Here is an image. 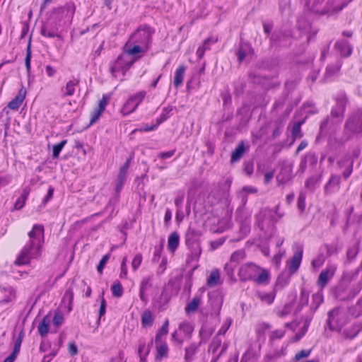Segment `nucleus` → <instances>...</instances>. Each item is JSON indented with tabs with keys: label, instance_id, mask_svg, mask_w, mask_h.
Masks as SVG:
<instances>
[{
	"label": "nucleus",
	"instance_id": "obj_30",
	"mask_svg": "<svg viewBox=\"0 0 362 362\" xmlns=\"http://www.w3.org/2000/svg\"><path fill=\"white\" fill-rule=\"evenodd\" d=\"M73 298H74L73 291L69 288L67 291H66V292L64 295L63 299H62V301L64 304L67 303V308H68L69 311H71L72 309L71 305H72Z\"/></svg>",
	"mask_w": 362,
	"mask_h": 362
},
{
	"label": "nucleus",
	"instance_id": "obj_6",
	"mask_svg": "<svg viewBox=\"0 0 362 362\" xmlns=\"http://www.w3.org/2000/svg\"><path fill=\"white\" fill-rule=\"evenodd\" d=\"M259 271V267L252 263H247L240 268L238 274L242 281H254Z\"/></svg>",
	"mask_w": 362,
	"mask_h": 362
},
{
	"label": "nucleus",
	"instance_id": "obj_62",
	"mask_svg": "<svg viewBox=\"0 0 362 362\" xmlns=\"http://www.w3.org/2000/svg\"><path fill=\"white\" fill-rule=\"evenodd\" d=\"M254 166L252 162H248L245 164L244 170L245 173L248 175H251L253 173Z\"/></svg>",
	"mask_w": 362,
	"mask_h": 362
},
{
	"label": "nucleus",
	"instance_id": "obj_57",
	"mask_svg": "<svg viewBox=\"0 0 362 362\" xmlns=\"http://www.w3.org/2000/svg\"><path fill=\"white\" fill-rule=\"evenodd\" d=\"M284 330H274L271 333L270 338L272 340L281 339L284 335Z\"/></svg>",
	"mask_w": 362,
	"mask_h": 362
},
{
	"label": "nucleus",
	"instance_id": "obj_60",
	"mask_svg": "<svg viewBox=\"0 0 362 362\" xmlns=\"http://www.w3.org/2000/svg\"><path fill=\"white\" fill-rule=\"evenodd\" d=\"M53 194H54V188L52 187H49L48 189L47 194L42 202V204L44 205H45L52 198Z\"/></svg>",
	"mask_w": 362,
	"mask_h": 362
},
{
	"label": "nucleus",
	"instance_id": "obj_27",
	"mask_svg": "<svg viewBox=\"0 0 362 362\" xmlns=\"http://www.w3.org/2000/svg\"><path fill=\"white\" fill-rule=\"evenodd\" d=\"M29 194V190L27 189H24L23 194L21 197L16 200L14 204V209L16 210H19L23 207L25 204L26 199Z\"/></svg>",
	"mask_w": 362,
	"mask_h": 362
},
{
	"label": "nucleus",
	"instance_id": "obj_37",
	"mask_svg": "<svg viewBox=\"0 0 362 362\" xmlns=\"http://www.w3.org/2000/svg\"><path fill=\"white\" fill-rule=\"evenodd\" d=\"M168 347L166 343H160L157 347V358L165 357L168 355Z\"/></svg>",
	"mask_w": 362,
	"mask_h": 362
},
{
	"label": "nucleus",
	"instance_id": "obj_43",
	"mask_svg": "<svg viewBox=\"0 0 362 362\" xmlns=\"http://www.w3.org/2000/svg\"><path fill=\"white\" fill-rule=\"evenodd\" d=\"M127 257H124L122 259V261L121 262V266H120V273H119L120 279H127L128 272H127Z\"/></svg>",
	"mask_w": 362,
	"mask_h": 362
},
{
	"label": "nucleus",
	"instance_id": "obj_35",
	"mask_svg": "<svg viewBox=\"0 0 362 362\" xmlns=\"http://www.w3.org/2000/svg\"><path fill=\"white\" fill-rule=\"evenodd\" d=\"M257 296L261 300L267 303V304L272 303V302L274 300V296L272 293H269L258 292L257 293Z\"/></svg>",
	"mask_w": 362,
	"mask_h": 362
},
{
	"label": "nucleus",
	"instance_id": "obj_29",
	"mask_svg": "<svg viewBox=\"0 0 362 362\" xmlns=\"http://www.w3.org/2000/svg\"><path fill=\"white\" fill-rule=\"evenodd\" d=\"M214 332V329L207 327H202L199 331L200 342H206Z\"/></svg>",
	"mask_w": 362,
	"mask_h": 362
},
{
	"label": "nucleus",
	"instance_id": "obj_64",
	"mask_svg": "<svg viewBox=\"0 0 362 362\" xmlns=\"http://www.w3.org/2000/svg\"><path fill=\"white\" fill-rule=\"evenodd\" d=\"M146 350H149V347L146 346L144 342H141L138 349L139 356H144V354L145 351H146Z\"/></svg>",
	"mask_w": 362,
	"mask_h": 362
},
{
	"label": "nucleus",
	"instance_id": "obj_48",
	"mask_svg": "<svg viewBox=\"0 0 362 362\" xmlns=\"http://www.w3.org/2000/svg\"><path fill=\"white\" fill-rule=\"evenodd\" d=\"M146 95L145 91H140L135 95H132L130 98L133 99L134 105H136V107L139 105V104L142 102L144 97Z\"/></svg>",
	"mask_w": 362,
	"mask_h": 362
},
{
	"label": "nucleus",
	"instance_id": "obj_17",
	"mask_svg": "<svg viewBox=\"0 0 362 362\" xmlns=\"http://www.w3.org/2000/svg\"><path fill=\"white\" fill-rule=\"evenodd\" d=\"M200 344L201 342L192 343V344L185 348V359L187 361L189 362L194 359L195 354L197 353L199 350Z\"/></svg>",
	"mask_w": 362,
	"mask_h": 362
},
{
	"label": "nucleus",
	"instance_id": "obj_10",
	"mask_svg": "<svg viewBox=\"0 0 362 362\" xmlns=\"http://www.w3.org/2000/svg\"><path fill=\"white\" fill-rule=\"evenodd\" d=\"M303 257V248L298 247L294 252L293 256L290 260L287 261L288 268L291 274L295 273L299 268Z\"/></svg>",
	"mask_w": 362,
	"mask_h": 362
},
{
	"label": "nucleus",
	"instance_id": "obj_51",
	"mask_svg": "<svg viewBox=\"0 0 362 362\" xmlns=\"http://www.w3.org/2000/svg\"><path fill=\"white\" fill-rule=\"evenodd\" d=\"M109 258H110V255H105L100 259V262H99V264H98V265L97 267L98 272L100 274H102L103 270L106 263L107 262Z\"/></svg>",
	"mask_w": 362,
	"mask_h": 362
},
{
	"label": "nucleus",
	"instance_id": "obj_9",
	"mask_svg": "<svg viewBox=\"0 0 362 362\" xmlns=\"http://www.w3.org/2000/svg\"><path fill=\"white\" fill-rule=\"evenodd\" d=\"M336 269V266L329 265L320 272L317 279V284L321 288H323L328 281L332 278Z\"/></svg>",
	"mask_w": 362,
	"mask_h": 362
},
{
	"label": "nucleus",
	"instance_id": "obj_39",
	"mask_svg": "<svg viewBox=\"0 0 362 362\" xmlns=\"http://www.w3.org/2000/svg\"><path fill=\"white\" fill-rule=\"evenodd\" d=\"M341 66V65L339 62L328 66L326 69V76H332L334 75L340 70Z\"/></svg>",
	"mask_w": 362,
	"mask_h": 362
},
{
	"label": "nucleus",
	"instance_id": "obj_52",
	"mask_svg": "<svg viewBox=\"0 0 362 362\" xmlns=\"http://www.w3.org/2000/svg\"><path fill=\"white\" fill-rule=\"evenodd\" d=\"M103 112V110H101L98 108L95 109L93 111V112L91 113V118H90V124H93L95 122H96V121L100 118Z\"/></svg>",
	"mask_w": 362,
	"mask_h": 362
},
{
	"label": "nucleus",
	"instance_id": "obj_26",
	"mask_svg": "<svg viewBox=\"0 0 362 362\" xmlns=\"http://www.w3.org/2000/svg\"><path fill=\"white\" fill-rule=\"evenodd\" d=\"M169 321L165 320L160 329L158 331L156 335V343L158 344L161 341V337L166 335L168 333Z\"/></svg>",
	"mask_w": 362,
	"mask_h": 362
},
{
	"label": "nucleus",
	"instance_id": "obj_49",
	"mask_svg": "<svg viewBox=\"0 0 362 362\" xmlns=\"http://www.w3.org/2000/svg\"><path fill=\"white\" fill-rule=\"evenodd\" d=\"M146 95L145 91H140L135 95H132L130 98L133 99L134 105H136V107L139 105V104L142 102L144 97Z\"/></svg>",
	"mask_w": 362,
	"mask_h": 362
},
{
	"label": "nucleus",
	"instance_id": "obj_40",
	"mask_svg": "<svg viewBox=\"0 0 362 362\" xmlns=\"http://www.w3.org/2000/svg\"><path fill=\"white\" fill-rule=\"evenodd\" d=\"M143 257L140 253L136 254L132 261L131 265L133 272H136L142 262Z\"/></svg>",
	"mask_w": 362,
	"mask_h": 362
},
{
	"label": "nucleus",
	"instance_id": "obj_36",
	"mask_svg": "<svg viewBox=\"0 0 362 362\" xmlns=\"http://www.w3.org/2000/svg\"><path fill=\"white\" fill-rule=\"evenodd\" d=\"M127 176V174L119 173L116 184L117 193H119L121 191L124 182H126Z\"/></svg>",
	"mask_w": 362,
	"mask_h": 362
},
{
	"label": "nucleus",
	"instance_id": "obj_20",
	"mask_svg": "<svg viewBox=\"0 0 362 362\" xmlns=\"http://www.w3.org/2000/svg\"><path fill=\"white\" fill-rule=\"evenodd\" d=\"M254 281L258 284H267L269 281V272L265 269L260 267V271L255 276Z\"/></svg>",
	"mask_w": 362,
	"mask_h": 362
},
{
	"label": "nucleus",
	"instance_id": "obj_15",
	"mask_svg": "<svg viewBox=\"0 0 362 362\" xmlns=\"http://www.w3.org/2000/svg\"><path fill=\"white\" fill-rule=\"evenodd\" d=\"M79 80L78 79H73L69 81L66 86L64 87H62L61 92L62 97H67V96H71L74 94L76 87L78 85Z\"/></svg>",
	"mask_w": 362,
	"mask_h": 362
},
{
	"label": "nucleus",
	"instance_id": "obj_47",
	"mask_svg": "<svg viewBox=\"0 0 362 362\" xmlns=\"http://www.w3.org/2000/svg\"><path fill=\"white\" fill-rule=\"evenodd\" d=\"M245 252L242 250H237L234 252L231 257L230 260L231 262H238L240 260H242L245 258Z\"/></svg>",
	"mask_w": 362,
	"mask_h": 362
},
{
	"label": "nucleus",
	"instance_id": "obj_53",
	"mask_svg": "<svg viewBox=\"0 0 362 362\" xmlns=\"http://www.w3.org/2000/svg\"><path fill=\"white\" fill-rule=\"evenodd\" d=\"M310 350H301L295 355L294 360L298 361L302 358H307L310 356Z\"/></svg>",
	"mask_w": 362,
	"mask_h": 362
},
{
	"label": "nucleus",
	"instance_id": "obj_4",
	"mask_svg": "<svg viewBox=\"0 0 362 362\" xmlns=\"http://www.w3.org/2000/svg\"><path fill=\"white\" fill-rule=\"evenodd\" d=\"M153 30L148 26L139 28L129 37L132 43H136L149 49Z\"/></svg>",
	"mask_w": 362,
	"mask_h": 362
},
{
	"label": "nucleus",
	"instance_id": "obj_34",
	"mask_svg": "<svg viewBox=\"0 0 362 362\" xmlns=\"http://www.w3.org/2000/svg\"><path fill=\"white\" fill-rule=\"evenodd\" d=\"M250 51V47L247 44H242L238 51V57L240 62H243L246 54Z\"/></svg>",
	"mask_w": 362,
	"mask_h": 362
},
{
	"label": "nucleus",
	"instance_id": "obj_14",
	"mask_svg": "<svg viewBox=\"0 0 362 362\" xmlns=\"http://www.w3.org/2000/svg\"><path fill=\"white\" fill-rule=\"evenodd\" d=\"M217 41L218 38L215 37H209L206 38L197 50L196 54L197 57L201 59L204 57L205 52L210 49L211 45L215 44Z\"/></svg>",
	"mask_w": 362,
	"mask_h": 362
},
{
	"label": "nucleus",
	"instance_id": "obj_58",
	"mask_svg": "<svg viewBox=\"0 0 362 362\" xmlns=\"http://www.w3.org/2000/svg\"><path fill=\"white\" fill-rule=\"evenodd\" d=\"M41 34L47 37H54L58 36L55 33L48 30L45 27H42L41 30Z\"/></svg>",
	"mask_w": 362,
	"mask_h": 362
},
{
	"label": "nucleus",
	"instance_id": "obj_54",
	"mask_svg": "<svg viewBox=\"0 0 362 362\" xmlns=\"http://www.w3.org/2000/svg\"><path fill=\"white\" fill-rule=\"evenodd\" d=\"M298 208L303 212L305 208V196L304 194H300L298 198Z\"/></svg>",
	"mask_w": 362,
	"mask_h": 362
},
{
	"label": "nucleus",
	"instance_id": "obj_28",
	"mask_svg": "<svg viewBox=\"0 0 362 362\" xmlns=\"http://www.w3.org/2000/svg\"><path fill=\"white\" fill-rule=\"evenodd\" d=\"M136 109V105H134L133 99L131 98L125 103L122 108V113L123 115H129L133 112Z\"/></svg>",
	"mask_w": 362,
	"mask_h": 362
},
{
	"label": "nucleus",
	"instance_id": "obj_56",
	"mask_svg": "<svg viewBox=\"0 0 362 362\" xmlns=\"http://www.w3.org/2000/svg\"><path fill=\"white\" fill-rule=\"evenodd\" d=\"M109 98L106 95H103L102 99L100 100L98 107L97 108L104 111L106 105L108 103Z\"/></svg>",
	"mask_w": 362,
	"mask_h": 362
},
{
	"label": "nucleus",
	"instance_id": "obj_3",
	"mask_svg": "<svg viewBox=\"0 0 362 362\" xmlns=\"http://www.w3.org/2000/svg\"><path fill=\"white\" fill-rule=\"evenodd\" d=\"M347 102L348 100L346 95H341L337 98L336 105L332 110L330 117H327L320 124V133L317 137V141L321 137H323L326 135L329 124L331 123L332 124H334L335 123V122L333 121L332 119L330 121V118L336 119L337 122L338 123L342 121L344 116V112L346 110Z\"/></svg>",
	"mask_w": 362,
	"mask_h": 362
},
{
	"label": "nucleus",
	"instance_id": "obj_25",
	"mask_svg": "<svg viewBox=\"0 0 362 362\" xmlns=\"http://www.w3.org/2000/svg\"><path fill=\"white\" fill-rule=\"evenodd\" d=\"M49 323L50 318L48 316H45L38 326V332L41 336L44 337L47 334Z\"/></svg>",
	"mask_w": 362,
	"mask_h": 362
},
{
	"label": "nucleus",
	"instance_id": "obj_12",
	"mask_svg": "<svg viewBox=\"0 0 362 362\" xmlns=\"http://www.w3.org/2000/svg\"><path fill=\"white\" fill-rule=\"evenodd\" d=\"M336 49L340 53L341 57H349L353 50V47L345 40H339L334 45Z\"/></svg>",
	"mask_w": 362,
	"mask_h": 362
},
{
	"label": "nucleus",
	"instance_id": "obj_24",
	"mask_svg": "<svg viewBox=\"0 0 362 362\" xmlns=\"http://www.w3.org/2000/svg\"><path fill=\"white\" fill-rule=\"evenodd\" d=\"M220 279V272L218 269L213 270L208 279H207V285L209 287H214L218 285Z\"/></svg>",
	"mask_w": 362,
	"mask_h": 362
},
{
	"label": "nucleus",
	"instance_id": "obj_11",
	"mask_svg": "<svg viewBox=\"0 0 362 362\" xmlns=\"http://www.w3.org/2000/svg\"><path fill=\"white\" fill-rule=\"evenodd\" d=\"M351 0H349L348 1H344L343 0H327L326 2V6L327 8H329L328 14H334L335 13H338L341 11L349 1Z\"/></svg>",
	"mask_w": 362,
	"mask_h": 362
},
{
	"label": "nucleus",
	"instance_id": "obj_5",
	"mask_svg": "<svg viewBox=\"0 0 362 362\" xmlns=\"http://www.w3.org/2000/svg\"><path fill=\"white\" fill-rule=\"evenodd\" d=\"M362 132V110H358L353 113L346 120L344 125V134L346 139H349L352 134Z\"/></svg>",
	"mask_w": 362,
	"mask_h": 362
},
{
	"label": "nucleus",
	"instance_id": "obj_31",
	"mask_svg": "<svg viewBox=\"0 0 362 362\" xmlns=\"http://www.w3.org/2000/svg\"><path fill=\"white\" fill-rule=\"evenodd\" d=\"M31 57H32V52H31V40H30L27 46L26 49V55L25 58V65L26 67V70L28 74H29L30 72V62H31Z\"/></svg>",
	"mask_w": 362,
	"mask_h": 362
},
{
	"label": "nucleus",
	"instance_id": "obj_1",
	"mask_svg": "<svg viewBox=\"0 0 362 362\" xmlns=\"http://www.w3.org/2000/svg\"><path fill=\"white\" fill-rule=\"evenodd\" d=\"M29 241L25 245L14 264L17 266L29 264L32 259L40 257L44 243V228L35 224L28 233Z\"/></svg>",
	"mask_w": 362,
	"mask_h": 362
},
{
	"label": "nucleus",
	"instance_id": "obj_63",
	"mask_svg": "<svg viewBox=\"0 0 362 362\" xmlns=\"http://www.w3.org/2000/svg\"><path fill=\"white\" fill-rule=\"evenodd\" d=\"M64 321V317L62 315L57 314L55 315L53 318V323L55 326L59 327L62 324Z\"/></svg>",
	"mask_w": 362,
	"mask_h": 362
},
{
	"label": "nucleus",
	"instance_id": "obj_22",
	"mask_svg": "<svg viewBox=\"0 0 362 362\" xmlns=\"http://www.w3.org/2000/svg\"><path fill=\"white\" fill-rule=\"evenodd\" d=\"M179 330L184 334L186 339H189L191 337L194 327L191 323L188 322H183L180 324Z\"/></svg>",
	"mask_w": 362,
	"mask_h": 362
},
{
	"label": "nucleus",
	"instance_id": "obj_7",
	"mask_svg": "<svg viewBox=\"0 0 362 362\" xmlns=\"http://www.w3.org/2000/svg\"><path fill=\"white\" fill-rule=\"evenodd\" d=\"M153 276L149 275L144 277L139 284V298L142 302L147 303L148 298L147 291L153 286Z\"/></svg>",
	"mask_w": 362,
	"mask_h": 362
},
{
	"label": "nucleus",
	"instance_id": "obj_13",
	"mask_svg": "<svg viewBox=\"0 0 362 362\" xmlns=\"http://www.w3.org/2000/svg\"><path fill=\"white\" fill-rule=\"evenodd\" d=\"M26 93V89L24 86H22L21 88L18 90L17 95L8 103V107L11 110H18L25 98Z\"/></svg>",
	"mask_w": 362,
	"mask_h": 362
},
{
	"label": "nucleus",
	"instance_id": "obj_55",
	"mask_svg": "<svg viewBox=\"0 0 362 362\" xmlns=\"http://www.w3.org/2000/svg\"><path fill=\"white\" fill-rule=\"evenodd\" d=\"M285 255V251H279L277 254H276L273 258V263L279 267L281 264V261L282 257Z\"/></svg>",
	"mask_w": 362,
	"mask_h": 362
},
{
	"label": "nucleus",
	"instance_id": "obj_59",
	"mask_svg": "<svg viewBox=\"0 0 362 362\" xmlns=\"http://www.w3.org/2000/svg\"><path fill=\"white\" fill-rule=\"evenodd\" d=\"M175 153V150H171V151H166V152H161L158 154V158H161V159H166V158H170L172 157Z\"/></svg>",
	"mask_w": 362,
	"mask_h": 362
},
{
	"label": "nucleus",
	"instance_id": "obj_38",
	"mask_svg": "<svg viewBox=\"0 0 362 362\" xmlns=\"http://www.w3.org/2000/svg\"><path fill=\"white\" fill-rule=\"evenodd\" d=\"M293 305L291 303L286 304L281 310H278L277 315L281 317H285L291 313Z\"/></svg>",
	"mask_w": 362,
	"mask_h": 362
},
{
	"label": "nucleus",
	"instance_id": "obj_44",
	"mask_svg": "<svg viewBox=\"0 0 362 362\" xmlns=\"http://www.w3.org/2000/svg\"><path fill=\"white\" fill-rule=\"evenodd\" d=\"M23 337H24V332L23 331H21L17 339H16L15 341V344H14V347H13V351L12 353H13L14 354H16L18 355V354L19 353L20 351V348H21V343H22V341H23Z\"/></svg>",
	"mask_w": 362,
	"mask_h": 362
},
{
	"label": "nucleus",
	"instance_id": "obj_42",
	"mask_svg": "<svg viewBox=\"0 0 362 362\" xmlns=\"http://www.w3.org/2000/svg\"><path fill=\"white\" fill-rule=\"evenodd\" d=\"M111 290L115 297L119 298L123 294V288L119 282L113 284L112 286Z\"/></svg>",
	"mask_w": 362,
	"mask_h": 362
},
{
	"label": "nucleus",
	"instance_id": "obj_18",
	"mask_svg": "<svg viewBox=\"0 0 362 362\" xmlns=\"http://www.w3.org/2000/svg\"><path fill=\"white\" fill-rule=\"evenodd\" d=\"M185 72V66L184 65H180L175 72L173 85L177 88H179L183 83L184 76Z\"/></svg>",
	"mask_w": 362,
	"mask_h": 362
},
{
	"label": "nucleus",
	"instance_id": "obj_8",
	"mask_svg": "<svg viewBox=\"0 0 362 362\" xmlns=\"http://www.w3.org/2000/svg\"><path fill=\"white\" fill-rule=\"evenodd\" d=\"M305 4L314 13L320 15L328 13L329 8H327L325 0H305Z\"/></svg>",
	"mask_w": 362,
	"mask_h": 362
},
{
	"label": "nucleus",
	"instance_id": "obj_41",
	"mask_svg": "<svg viewBox=\"0 0 362 362\" xmlns=\"http://www.w3.org/2000/svg\"><path fill=\"white\" fill-rule=\"evenodd\" d=\"M303 123V122H298L293 125L292 129V136L293 137V139H299L303 136L300 128Z\"/></svg>",
	"mask_w": 362,
	"mask_h": 362
},
{
	"label": "nucleus",
	"instance_id": "obj_16",
	"mask_svg": "<svg viewBox=\"0 0 362 362\" xmlns=\"http://www.w3.org/2000/svg\"><path fill=\"white\" fill-rule=\"evenodd\" d=\"M292 168L291 166H286L281 169V172L277 175L276 180L279 184H284L288 182L291 177Z\"/></svg>",
	"mask_w": 362,
	"mask_h": 362
},
{
	"label": "nucleus",
	"instance_id": "obj_19",
	"mask_svg": "<svg viewBox=\"0 0 362 362\" xmlns=\"http://www.w3.org/2000/svg\"><path fill=\"white\" fill-rule=\"evenodd\" d=\"M180 243V236L177 232L172 233L168 241V248L170 252H174L177 248Z\"/></svg>",
	"mask_w": 362,
	"mask_h": 362
},
{
	"label": "nucleus",
	"instance_id": "obj_23",
	"mask_svg": "<svg viewBox=\"0 0 362 362\" xmlns=\"http://www.w3.org/2000/svg\"><path fill=\"white\" fill-rule=\"evenodd\" d=\"M153 322V317L151 311L149 310H144L141 315L142 326L144 327H150L152 325Z\"/></svg>",
	"mask_w": 362,
	"mask_h": 362
},
{
	"label": "nucleus",
	"instance_id": "obj_32",
	"mask_svg": "<svg viewBox=\"0 0 362 362\" xmlns=\"http://www.w3.org/2000/svg\"><path fill=\"white\" fill-rule=\"evenodd\" d=\"M200 303V298L198 296H195L192 300L187 304L185 308V311L187 313H190L194 312L198 308V306Z\"/></svg>",
	"mask_w": 362,
	"mask_h": 362
},
{
	"label": "nucleus",
	"instance_id": "obj_50",
	"mask_svg": "<svg viewBox=\"0 0 362 362\" xmlns=\"http://www.w3.org/2000/svg\"><path fill=\"white\" fill-rule=\"evenodd\" d=\"M221 344V340L219 339L218 336H216L213 339V341L210 344L209 351H211L213 354H215L217 349L220 346Z\"/></svg>",
	"mask_w": 362,
	"mask_h": 362
},
{
	"label": "nucleus",
	"instance_id": "obj_45",
	"mask_svg": "<svg viewBox=\"0 0 362 362\" xmlns=\"http://www.w3.org/2000/svg\"><path fill=\"white\" fill-rule=\"evenodd\" d=\"M67 141L66 140H62L61 142H59L57 144H55L53 146V157L54 158H58L61 151L64 148V146L66 145Z\"/></svg>",
	"mask_w": 362,
	"mask_h": 362
},
{
	"label": "nucleus",
	"instance_id": "obj_61",
	"mask_svg": "<svg viewBox=\"0 0 362 362\" xmlns=\"http://www.w3.org/2000/svg\"><path fill=\"white\" fill-rule=\"evenodd\" d=\"M131 160H132V157L129 158L126 160L124 164L120 168V170H119V173L127 174V171H128V169L129 168Z\"/></svg>",
	"mask_w": 362,
	"mask_h": 362
},
{
	"label": "nucleus",
	"instance_id": "obj_46",
	"mask_svg": "<svg viewBox=\"0 0 362 362\" xmlns=\"http://www.w3.org/2000/svg\"><path fill=\"white\" fill-rule=\"evenodd\" d=\"M324 262H325L324 255H320L312 261L311 265L314 269H317L323 265Z\"/></svg>",
	"mask_w": 362,
	"mask_h": 362
},
{
	"label": "nucleus",
	"instance_id": "obj_33",
	"mask_svg": "<svg viewBox=\"0 0 362 362\" xmlns=\"http://www.w3.org/2000/svg\"><path fill=\"white\" fill-rule=\"evenodd\" d=\"M340 182V177L338 175H331L329 182L325 185V191L329 192L331 191L332 187L338 186Z\"/></svg>",
	"mask_w": 362,
	"mask_h": 362
},
{
	"label": "nucleus",
	"instance_id": "obj_2",
	"mask_svg": "<svg viewBox=\"0 0 362 362\" xmlns=\"http://www.w3.org/2000/svg\"><path fill=\"white\" fill-rule=\"evenodd\" d=\"M148 49L128 40L124 47V53L118 57L115 64L110 68L112 74L128 70L134 62L143 57Z\"/></svg>",
	"mask_w": 362,
	"mask_h": 362
},
{
	"label": "nucleus",
	"instance_id": "obj_21",
	"mask_svg": "<svg viewBox=\"0 0 362 362\" xmlns=\"http://www.w3.org/2000/svg\"><path fill=\"white\" fill-rule=\"evenodd\" d=\"M244 152L245 145L244 143L241 141L232 153L231 162L234 163L239 160L243 156Z\"/></svg>",
	"mask_w": 362,
	"mask_h": 362
}]
</instances>
